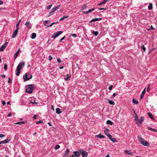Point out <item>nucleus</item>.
Wrapping results in <instances>:
<instances>
[{
  "label": "nucleus",
  "mask_w": 157,
  "mask_h": 157,
  "mask_svg": "<svg viewBox=\"0 0 157 157\" xmlns=\"http://www.w3.org/2000/svg\"><path fill=\"white\" fill-rule=\"evenodd\" d=\"M132 103L134 104H137L138 103V101H136L134 99H133L132 100Z\"/></svg>",
  "instance_id": "473e14b6"
},
{
  "label": "nucleus",
  "mask_w": 157,
  "mask_h": 157,
  "mask_svg": "<svg viewBox=\"0 0 157 157\" xmlns=\"http://www.w3.org/2000/svg\"><path fill=\"white\" fill-rule=\"evenodd\" d=\"M40 123H43V122H42V121H41V120H40V121H39L38 122H36V124H38Z\"/></svg>",
  "instance_id": "5fc2aeb1"
},
{
  "label": "nucleus",
  "mask_w": 157,
  "mask_h": 157,
  "mask_svg": "<svg viewBox=\"0 0 157 157\" xmlns=\"http://www.w3.org/2000/svg\"><path fill=\"white\" fill-rule=\"evenodd\" d=\"M10 141V140L9 139H6L4 140L1 141H0V144H6L9 142Z\"/></svg>",
  "instance_id": "9d476101"
},
{
  "label": "nucleus",
  "mask_w": 157,
  "mask_h": 157,
  "mask_svg": "<svg viewBox=\"0 0 157 157\" xmlns=\"http://www.w3.org/2000/svg\"><path fill=\"white\" fill-rule=\"evenodd\" d=\"M105 2L103 0V1H102V2H101L99 4H98L97 6H101L102 4H105Z\"/></svg>",
  "instance_id": "c9c22d12"
},
{
  "label": "nucleus",
  "mask_w": 157,
  "mask_h": 157,
  "mask_svg": "<svg viewBox=\"0 0 157 157\" xmlns=\"http://www.w3.org/2000/svg\"><path fill=\"white\" fill-rule=\"evenodd\" d=\"M25 64V63L24 61H22L18 64L17 67V69L15 71L16 75V76H19L20 75V71L24 67Z\"/></svg>",
  "instance_id": "f257e3e1"
},
{
  "label": "nucleus",
  "mask_w": 157,
  "mask_h": 157,
  "mask_svg": "<svg viewBox=\"0 0 157 157\" xmlns=\"http://www.w3.org/2000/svg\"><path fill=\"white\" fill-rule=\"evenodd\" d=\"M150 85H149L148 86L147 88V91L148 92H149L150 91Z\"/></svg>",
  "instance_id": "603ef678"
},
{
  "label": "nucleus",
  "mask_w": 157,
  "mask_h": 157,
  "mask_svg": "<svg viewBox=\"0 0 157 157\" xmlns=\"http://www.w3.org/2000/svg\"><path fill=\"white\" fill-rule=\"evenodd\" d=\"M66 76L67 77V78H65V80L67 81L69 80L70 78V76L68 74L66 75Z\"/></svg>",
  "instance_id": "c756f323"
},
{
  "label": "nucleus",
  "mask_w": 157,
  "mask_h": 157,
  "mask_svg": "<svg viewBox=\"0 0 157 157\" xmlns=\"http://www.w3.org/2000/svg\"><path fill=\"white\" fill-rule=\"evenodd\" d=\"M60 146L59 145H57L55 147V149L56 150L60 148Z\"/></svg>",
  "instance_id": "a19ab883"
},
{
  "label": "nucleus",
  "mask_w": 157,
  "mask_h": 157,
  "mask_svg": "<svg viewBox=\"0 0 157 157\" xmlns=\"http://www.w3.org/2000/svg\"><path fill=\"white\" fill-rule=\"evenodd\" d=\"M26 92L29 94L31 93L34 89L33 85L30 84L26 86Z\"/></svg>",
  "instance_id": "7ed1b4c3"
},
{
  "label": "nucleus",
  "mask_w": 157,
  "mask_h": 157,
  "mask_svg": "<svg viewBox=\"0 0 157 157\" xmlns=\"http://www.w3.org/2000/svg\"><path fill=\"white\" fill-rule=\"evenodd\" d=\"M145 90H146V88H145L144 89V90H143V91H142V92L141 93V95L140 97V99H141L143 98L144 95V94H145Z\"/></svg>",
  "instance_id": "2eb2a0df"
},
{
  "label": "nucleus",
  "mask_w": 157,
  "mask_h": 157,
  "mask_svg": "<svg viewBox=\"0 0 157 157\" xmlns=\"http://www.w3.org/2000/svg\"><path fill=\"white\" fill-rule=\"evenodd\" d=\"M69 152H70V150H69V149L67 148V149L66 151L65 152V154L64 155V156H65L67 154H68Z\"/></svg>",
  "instance_id": "7c9ffc66"
},
{
  "label": "nucleus",
  "mask_w": 157,
  "mask_h": 157,
  "mask_svg": "<svg viewBox=\"0 0 157 157\" xmlns=\"http://www.w3.org/2000/svg\"><path fill=\"white\" fill-rule=\"evenodd\" d=\"M30 21L28 20L25 23V25L26 26V27L28 28H30L31 27V25L30 24H29Z\"/></svg>",
  "instance_id": "ddd939ff"
},
{
  "label": "nucleus",
  "mask_w": 157,
  "mask_h": 157,
  "mask_svg": "<svg viewBox=\"0 0 157 157\" xmlns=\"http://www.w3.org/2000/svg\"><path fill=\"white\" fill-rule=\"evenodd\" d=\"M57 60L58 62L59 63H60L61 62V61L60 60V58H57Z\"/></svg>",
  "instance_id": "de8ad7c7"
},
{
  "label": "nucleus",
  "mask_w": 157,
  "mask_h": 157,
  "mask_svg": "<svg viewBox=\"0 0 157 157\" xmlns=\"http://www.w3.org/2000/svg\"><path fill=\"white\" fill-rule=\"evenodd\" d=\"M113 87V86L112 85H111L109 87L108 89L110 90H111L112 89Z\"/></svg>",
  "instance_id": "a18cd8bd"
},
{
  "label": "nucleus",
  "mask_w": 157,
  "mask_h": 157,
  "mask_svg": "<svg viewBox=\"0 0 157 157\" xmlns=\"http://www.w3.org/2000/svg\"><path fill=\"white\" fill-rule=\"evenodd\" d=\"M68 17V16H63V17H61L60 18V19L59 21H63V20H64V19L65 18H67Z\"/></svg>",
  "instance_id": "2f4dec72"
},
{
  "label": "nucleus",
  "mask_w": 157,
  "mask_h": 157,
  "mask_svg": "<svg viewBox=\"0 0 157 157\" xmlns=\"http://www.w3.org/2000/svg\"><path fill=\"white\" fill-rule=\"evenodd\" d=\"M70 157H75V155H72L70 156Z\"/></svg>",
  "instance_id": "774afa93"
},
{
  "label": "nucleus",
  "mask_w": 157,
  "mask_h": 157,
  "mask_svg": "<svg viewBox=\"0 0 157 157\" xmlns=\"http://www.w3.org/2000/svg\"><path fill=\"white\" fill-rule=\"evenodd\" d=\"M21 19H20L19 21L18 22V23L17 24V25H18L19 26V24H20V22H21Z\"/></svg>",
  "instance_id": "052dcab7"
},
{
  "label": "nucleus",
  "mask_w": 157,
  "mask_h": 157,
  "mask_svg": "<svg viewBox=\"0 0 157 157\" xmlns=\"http://www.w3.org/2000/svg\"><path fill=\"white\" fill-rule=\"evenodd\" d=\"M96 137H97L100 138H105V136L102 135H101V134H100L98 135H96Z\"/></svg>",
  "instance_id": "412c9836"
},
{
  "label": "nucleus",
  "mask_w": 157,
  "mask_h": 157,
  "mask_svg": "<svg viewBox=\"0 0 157 157\" xmlns=\"http://www.w3.org/2000/svg\"><path fill=\"white\" fill-rule=\"evenodd\" d=\"M30 103H32V104H36V103L35 102V100H34L33 101H31Z\"/></svg>",
  "instance_id": "09e8293b"
},
{
  "label": "nucleus",
  "mask_w": 157,
  "mask_h": 157,
  "mask_svg": "<svg viewBox=\"0 0 157 157\" xmlns=\"http://www.w3.org/2000/svg\"><path fill=\"white\" fill-rule=\"evenodd\" d=\"M6 104V102L4 101H2V105H4L5 104Z\"/></svg>",
  "instance_id": "4d7b16f0"
},
{
  "label": "nucleus",
  "mask_w": 157,
  "mask_h": 157,
  "mask_svg": "<svg viewBox=\"0 0 157 157\" xmlns=\"http://www.w3.org/2000/svg\"><path fill=\"white\" fill-rule=\"evenodd\" d=\"M8 44V43L7 42H6L4 44H3V45H4V46L6 48Z\"/></svg>",
  "instance_id": "8fccbe9b"
},
{
  "label": "nucleus",
  "mask_w": 157,
  "mask_h": 157,
  "mask_svg": "<svg viewBox=\"0 0 157 157\" xmlns=\"http://www.w3.org/2000/svg\"><path fill=\"white\" fill-rule=\"evenodd\" d=\"M79 151L82 157H87L88 156V153L87 152L84 150L80 149L79 150Z\"/></svg>",
  "instance_id": "0eeeda50"
},
{
  "label": "nucleus",
  "mask_w": 157,
  "mask_h": 157,
  "mask_svg": "<svg viewBox=\"0 0 157 157\" xmlns=\"http://www.w3.org/2000/svg\"><path fill=\"white\" fill-rule=\"evenodd\" d=\"M102 19L101 18H94L93 19L91 20L90 21V23L94 21H101Z\"/></svg>",
  "instance_id": "9b49d317"
},
{
  "label": "nucleus",
  "mask_w": 157,
  "mask_h": 157,
  "mask_svg": "<svg viewBox=\"0 0 157 157\" xmlns=\"http://www.w3.org/2000/svg\"><path fill=\"white\" fill-rule=\"evenodd\" d=\"M106 123L107 124H109L111 125H112L113 124V123L112 122L109 120H107V121Z\"/></svg>",
  "instance_id": "c85d7f7f"
},
{
  "label": "nucleus",
  "mask_w": 157,
  "mask_h": 157,
  "mask_svg": "<svg viewBox=\"0 0 157 157\" xmlns=\"http://www.w3.org/2000/svg\"><path fill=\"white\" fill-rule=\"evenodd\" d=\"M32 77V76L30 74L27 73L25 74L23 76V78L24 81H28L31 79Z\"/></svg>",
  "instance_id": "39448f33"
},
{
  "label": "nucleus",
  "mask_w": 157,
  "mask_h": 157,
  "mask_svg": "<svg viewBox=\"0 0 157 157\" xmlns=\"http://www.w3.org/2000/svg\"><path fill=\"white\" fill-rule=\"evenodd\" d=\"M71 36H72L73 37H77V35L76 34H71Z\"/></svg>",
  "instance_id": "37998d69"
},
{
  "label": "nucleus",
  "mask_w": 157,
  "mask_h": 157,
  "mask_svg": "<svg viewBox=\"0 0 157 157\" xmlns=\"http://www.w3.org/2000/svg\"><path fill=\"white\" fill-rule=\"evenodd\" d=\"M144 120V117H141L140 119L138 120V121L136 122V123L139 126H140L141 123L143 122Z\"/></svg>",
  "instance_id": "6e6552de"
},
{
  "label": "nucleus",
  "mask_w": 157,
  "mask_h": 157,
  "mask_svg": "<svg viewBox=\"0 0 157 157\" xmlns=\"http://www.w3.org/2000/svg\"><path fill=\"white\" fill-rule=\"evenodd\" d=\"M148 116L152 119H154V118L153 115L151 114V113L150 112H148Z\"/></svg>",
  "instance_id": "6ab92c4d"
},
{
  "label": "nucleus",
  "mask_w": 157,
  "mask_h": 157,
  "mask_svg": "<svg viewBox=\"0 0 157 157\" xmlns=\"http://www.w3.org/2000/svg\"><path fill=\"white\" fill-rule=\"evenodd\" d=\"M61 113V109L59 108H57L56 109V113L58 114H59Z\"/></svg>",
  "instance_id": "a211bd4d"
},
{
  "label": "nucleus",
  "mask_w": 157,
  "mask_h": 157,
  "mask_svg": "<svg viewBox=\"0 0 157 157\" xmlns=\"http://www.w3.org/2000/svg\"><path fill=\"white\" fill-rule=\"evenodd\" d=\"M49 21H44V25H45V24H48V22Z\"/></svg>",
  "instance_id": "49530a36"
},
{
  "label": "nucleus",
  "mask_w": 157,
  "mask_h": 157,
  "mask_svg": "<svg viewBox=\"0 0 157 157\" xmlns=\"http://www.w3.org/2000/svg\"><path fill=\"white\" fill-rule=\"evenodd\" d=\"M20 48H19L17 50V51L16 52V53L15 54V59H16L17 57V55L19 54L20 51Z\"/></svg>",
  "instance_id": "5701e85b"
},
{
  "label": "nucleus",
  "mask_w": 157,
  "mask_h": 157,
  "mask_svg": "<svg viewBox=\"0 0 157 157\" xmlns=\"http://www.w3.org/2000/svg\"><path fill=\"white\" fill-rule=\"evenodd\" d=\"M7 65L6 63H5L4 64V68L6 71L7 70Z\"/></svg>",
  "instance_id": "58836bf2"
},
{
  "label": "nucleus",
  "mask_w": 157,
  "mask_h": 157,
  "mask_svg": "<svg viewBox=\"0 0 157 157\" xmlns=\"http://www.w3.org/2000/svg\"><path fill=\"white\" fill-rule=\"evenodd\" d=\"M134 112L135 114V120L136 122L138 121L139 120L138 117L137 116V115L135 111L134 110Z\"/></svg>",
  "instance_id": "dca6fc26"
},
{
  "label": "nucleus",
  "mask_w": 157,
  "mask_h": 157,
  "mask_svg": "<svg viewBox=\"0 0 157 157\" xmlns=\"http://www.w3.org/2000/svg\"><path fill=\"white\" fill-rule=\"evenodd\" d=\"M37 117V115H34V116H33V117L34 119H36Z\"/></svg>",
  "instance_id": "864d4df0"
},
{
  "label": "nucleus",
  "mask_w": 157,
  "mask_h": 157,
  "mask_svg": "<svg viewBox=\"0 0 157 157\" xmlns=\"http://www.w3.org/2000/svg\"><path fill=\"white\" fill-rule=\"evenodd\" d=\"M52 4L49 5L48 6H47V9L48 10H49V9H50L51 8V7H52Z\"/></svg>",
  "instance_id": "ea45409f"
},
{
  "label": "nucleus",
  "mask_w": 157,
  "mask_h": 157,
  "mask_svg": "<svg viewBox=\"0 0 157 157\" xmlns=\"http://www.w3.org/2000/svg\"><path fill=\"white\" fill-rule=\"evenodd\" d=\"M10 82H11V79L10 78H9V79H8V82L9 83H10Z\"/></svg>",
  "instance_id": "0e129e2a"
},
{
  "label": "nucleus",
  "mask_w": 157,
  "mask_h": 157,
  "mask_svg": "<svg viewBox=\"0 0 157 157\" xmlns=\"http://www.w3.org/2000/svg\"><path fill=\"white\" fill-rule=\"evenodd\" d=\"M125 152L126 154L128 155H132V153L131 151L128 150H125Z\"/></svg>",
  "instance_id": "4be33fe9"
},
{
  "label": "nucleus",
  "mask_w": 157,
  "mask_h": 157,
  "mask_svg": "<svg viewBox=\"0 0 157 157\" xmlns=\"http://www.w3.org/2000/svg\"><path fill=\"white\" fill-rule=\"evenodd\" d=\"M52 59V57L51 55H50L49 56V60L50 61H51Z\"/></svg>",
  "instance_id": "c03bdc74"
},
{
  "label": "nucleus",
  "mask_w": 157,
  "mask_h": 157,
  "mask_svg": "<svg viewBox=\"0 0 157 157\" xmlns=\"http://www.w3.org/2000/svg\"><path fill=\"white\" fill-rule=\"evenodd\" d=\"M95 9L94 8H91V9H90L88 11H82V13H84L85 14H87L88 13H90L91 12L93 11Z\"/></svg>",
  "instance_id": "1a4fd4ad"
},
{
  "label": "nucleus",
  "mask_w": 157,
  "mask_h": 157,
  "mask_svg": "<svg viewBox=\"0 0 157 157\" xmlns=\"http://www.w3.org/2000/svg\"><path fill=\"white\" fill-rule=\"evenodd\" d=\"M108 103L110 105H114L115 103L113 101L110 100H108Z\"/></svg>",
  "instance_id": "a878e982"
},
{
  "label": "nucleus",
  "mask_w": 157,
  "mask_h": 157,
  "mask_svg": "<svg viewBox=\"0 0 157 157\" xmlns=\"http://www.w3.org/2000/svg\"><path fill=\"white\" fill-rule=\"evenodd\" d=\"M65 36H63V37H62L60 39V40L59 42L60 43L61 42L62 40H64L65 39Z\"/></svg>",
  "instance_id": "79ce46f5"
},
{
  "label": "nucleus",
  "mask_w": 157,
  "mask_h": 157,
  "mask_svg": "<svg viewBox=\"0 0 157 157\" xmlns=\"http://www.w3.org/2000/svg\"><path fill=\"white\" fill-rule=\"evenodd\" d=\"M137 138L139 142L143 145L147 147L150 146L149 143L147 141L144 140V139L141 137L140 135H138V136Z\"/></svg>",
  "instance_id": "f03ea898"
},
{
  "label": "nucleus",
  "mask_w": 157,
  "mask_h": 157,
  "mask_svg": "<svg viewBox=\"0 0 157 157\" xmlns=\"http://www.w3.org/2000/svg\"><path fill=\"white\" fill-rule=\"evenodd\" d=\"M140 47L144 51V52H145V51L146 48L144 45H142Z\"/></svg>",
  "instance_id": "4c0bfd02"
},
{
  "label": "nucleus",
  "mask_w": 157,
  "mask_h": 157,
  "mask_svg": "<svg viewBox=\"0 0 157 157\" xmlns=\"http://www.w3.org/2000/svg\"><path fill=\"white\" fill-rule=\"evenodd\" d=\"M148 9L149 10H151L153 9L152 4L150 3L148 6Z\"/></svg>",
  "instance_id": "393cba45"
},
{
  "label": "nucleus",
  "mask_w": 157,
  "mask_h": 157,
  "mask_svg": "<svg viewBox=\"0 0 157 157\" xmlns=\"http://www.w3.org/2000/svg\"><path fill=\"white\" fill-rule=\"evenodd\" d=\"M147 128L148 129H149V130H150L152 131H153L154 132H157V130L155 129H154L153 128H152L151 127H147Z\"/></svg>",
  "instance_id": "cd10ccee"
},
{
  "label": "nucleus",
  "mask_w": 157,
  "mask_h": 157,
  "mask_svg": "<svg viewBox=\"0 0 157 157\" xmlns=\"http://www.w3.org/2000/svg\"><path fill=\"white\" fill-rule=\"evenodd\" d=\"M117 94V93H113V95L111 97L112 98H114V97H115L116 95Z\"/></svg>",
  "instance_id": "e433bc0d"
},
{
  "label": "nucleus",
  "mask_w": 157,
  "mask_h": 157,
  "mask_svg": "<svg viewBox=\"0 0 157 157\" xmlns=\"http://www.w3.org/2000/svg\"><path fill=\"white\" fill-rule=\"evenodd\" d=\"M12 115V114L11 113H10L7 115L8 117H10L11 116V115Z\"/></svg>",
  "instance_id": "e2e57ef3"
},
{
  "label": "nucleus",
  "mask_w": 157,
  "mask_h": 157,
  "mask_svg": "<svg viewBox=\"0 0 157 157\" xmlns=\"http://www.w3.org/2000/svg\"><path fill=\"white\" fill-rule=\"evenodd\" d=\"M19 26L18 25H16V30H18L19 29Z\"/></svg>",
  "instance_id": "13d9d810"
},
{
  "label": "nucleus",
  "mask_w": 157,
  "mask_h": 157,
  "mask_svg": "<svg viewBox=\"0 0 157 157\" xmlns=\"http://www.w3.org/2000/svg\"><path fill=\"white\" fill-rule=\"evenodd\" d=\"M60 7V5H58L53 8L50 11L48 15V16H50L52 14H53Z\"/></svg>",
  "instance_id": "20e7f679"
},
{
  "label": "nucleus",
  "mask_w": 157,
  "mask_h": 157,
  "mask_svg": "<svg viewBox=\"0 0 157 157\" xmlns=\"http://www.w3.org/2000/svg\"><path fill=\"white\" fill-rule=\"evenodd\" d=\"M18 32V30H15L14 31L13 34L12 35L13 38H14L16 36L17 33Z\"/></svg>",
  "instance_id": "4468645a"
},
{
  "label": "nucleus",
  "mask_w": 157,
  "mask_h": 157,
  "mask_svg": "<svg viewBox=\"0 0 157 157\" xmlns=\"http://www.w3.org/2000/svg\"><path fill=\"white\" fill-rule=\"evenodd\" d=\"M151 29H153L154 30L155 29L154 28H153V27L152 25L151 26Z\"/></svg>",
  "instance_id": "69168bd1"
},
{
  "label": "nucleus",
  "mask_w": 157,
  "mask_h": 157,
  "mask_svg": "<svg viewBox=\"0 0 157 157\" xmlns=\"http://www.w3.org/2000/svg\"><path fill=\"white\" fill-rule=\"evenodd\" d=\"M105 133L107 135L109 138H111L112 137V136L108 132H106V131H104Z\"/></svg>",
  "instance_id": "f3484780"
},
{
  "label": "nucleus",
  "mask_w": 157,
  "mask_h": 157,
  "mask_svg": "<svg viewBox=\"0 0 157 157\" xmlns=\"http://www.w3.org/2000/svg\"><path fill=\"white\" fill-rule=\"evenodd\" d=\"M98 9L99 10H106V9L105 8H99Z\"/></svg>",
  "instance_id": "bf43d9fd"
},
{
  "label": "nucleus",
  "mask_w": 157,
  "mask_h": 157,
  "mask_svg": "<svg viewBox=\"0 0 157 157\" xmlns=\"http://www.w3.org/2000/svg\"><path fill=\"white\" fill-rule=\"evenodd\" d=\"M74 154H75V155L76 157H79L80 156V152L79 151H75L74 152Z\"/></svg>",
  "instance_id": "f8f14e48"
},
{
  "label": "nucleus",
  "mask_w": 157,
  "mask_h": 157,
  "mask_svg": "<svg viewBox=\"0 0 157 157\" xmlns=\"http://www.w3.org/2000/svg\"><path fill=\"white\" fill-rule=\"evenodd\" d=\"M55 23H55V22H53L50 25H49L48 26H47L48 27L51 26L52 25H53L55 24Z\"/></svg>",
  "instance_id": "3c124183"
},
{
  "label": "nucleus",
  "mask_w": 157,
  "mask_h": 157,
  "mask_svg": "<svg viewBox=\"0 0 157 157\" xmlns=\"http://www.w3.org/2000/svg\"><path fill=\"white\" fill-rule=\"evenodd\" d=\"M109 139L113 142H118L117 140L114 138H112V137H111V138Z\"/></svg>",
  "instance_id": "b1692460"
},
{
  "label": "nucleus",
  "mask_w": 157,
  "mask_h": 157,
  "mask_svg": "<svg viewBox=\"0 0 157 157\" xmlns=\"http://www.w3.org/2000/svg\"><path fill=\"white\" fill-rule=\"evenodd\" d=\"M5 136V135H4L2 134H0V138H2Z\"/></svg>",
  "instance_id": "6e6d98bb"
},
{
  "label": "nucleus",
  "mask_w": 157,
  "mask_h": 157,
  "mask_svg": "<svg viewBox=\"0 0 157 157\" xmlns=\"http://www.w3.org/2000/svg\"><path fill=\"white\" fill-rule=\"evenodd\" d=\"M5 48V47L3 45L0 48V52H2L3 51Z\"/></svg>",
  "instance_id": "bb28decb"
},
{
  "label": "nucleus",
  "mask_w": 157,
  "mask_h": 157,
  "mask_svg": "<svg viewBox=\"0 0 157 157\" xmlns=\"http://www.w3.org/2000/svg\"><path fill=\"white\" fill-rule=\"evenodd\" d=\"M36 36V34L35 33H32L31 38L32 39H35Z\"/></svg>",
  "instance_id": "aec40b11"
},
{
  "label": "nucleus",
  "mask_w": 157,
  "mask_h": 157,
  "mask_svg": "<svg viewBox=\"0 0 157 157\" xmlns=\"http://www.w3.org/2000/svg\"><path fill=\"white\" fill-rule=\"evenodd\" d=\"M63 32L62 31H60L54 33L52 36V37L54 39H55L62 33Z\"/></svg>",
  "instance_id": "423d86ee"
},
{
  "label": "nucleus",
  "mask_w": 157,
  "mask_h": 157,
  "mask_svg": "<svg viewBox=\"0 0 157 157\" xmlns=\"http://www.w3.org/2000/svg\"><path fill=\"white\" fill-rule=\"evenodd\" d=\"M92 33L93 34H94L95 36H97L98 34V32L97 31H94L92 32Z\"/></svg>",
  "instance_id": "72a5a7b5"
},
{
  "label": "nucleus",
  "mask_w": 157,
  "mask_h": 157,
  "mask_svg": "<svg viewBox=\"0 0 157 157\" xmlns=\"http://www.w3.org/2000/svg\"><path fill=\"white\" fill-rule=\"evenodd\" d=\"M15 124H21V122H17V123H15Z\"/></svg>",
  "instance_id": "680f3d73"
},
{
  "label": "nucleus",
  "mask_w": 157,
  "mask_h": 157,
  "mask_svg": "<svg viewBox=\"0 0 157 157\" xmlns=\"http://www.w3.org/2000/svg\"><path fill=\"white\" fill-rule=\"evenodd\" d=\"M3 3V2L0 0V5H2Z\"/></svg>",
  "instance_id": "338daca9"
},
{
  "label": "nucleus",
  "mask_w": 157,
  "mask_h": 157,
  "mask_svg": "<svg viewBox=\"0 0 157 157\" xmlns=\"http://www.w3.org/2000/svg\"><path fill=\"white\" fill-rule=\"evenodd\" d=\"M87 7V6L86 5H85L84 6H82L81 8V10H83L86 8Z\"/></svg>",
  "instance_id": "f704fd0d"
}]
</instances>
